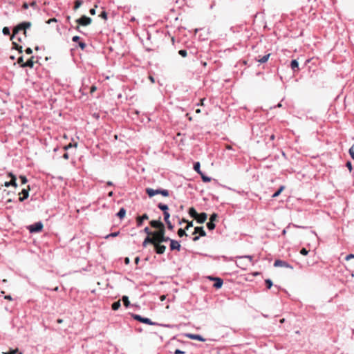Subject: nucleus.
Instances as JSON below:
<instances>
[{
  "label": "nucleus",
  "instance_id": "1",
  "mask_svg": "<svg viewBox=\"0 0 354 354\" xmlns=\"http://www.w3.org/2000/svg\"><path fill=\"white\" fill-rule=\"evenodd\" d=\"M30 26L31 23L29 21H24L18 24L13 29V33L11 36V39H12L16 36V35H17L19 32L21 30L24 31V35L26 36V30L30 28Z\"/></svg>",
  "mask_w": 354,
  "mask_h": 354
},
{
  "label": "nucleus",
  "instance_id": "2",
  "mask_svg": "<svg viewBox=\"0 0 354 354\" xmlns=\"http://www.w3.org/2000/svg\"><path fill=\"white\" fill-rule=\"evenodd\" d=\"M236 264L238 267L245 270L252 264V257L250 256L240 257L236 261Z\"/></svg>",
  "mask_w": 354,
  "mask_h": 354
},
{
  "label": "nucleus",
  "instance_id": "3",
  "mask_svg": "<svg viewBox=\"0 0 354 354\" xmlns=\"http://www.w3.org/2000/svg\"><path fill=\"white\" fill-rule=\"evenodd\" d=\"M146 192L147 194H148V196L149 197H152L153 196H155L156 194H161L163 196H169V192L168 190L167 189H151V188H147L146 189Z\"/></svg>",
  "mask_w": 354,
  "mask_h": 354
},
{
  "label": "nucleus",
  "instance_id": "4",
  "mask_svg": "<svg viewBox=\"0 0 354 354\" xmlns=\"http://www.w3.org/2000/svg\"><path fill=\"white\" fill-rule=\"evenodd\" d=\"M165 229H160V230L153 232L152 236L151 237L153 241V244L160 243L161 236L162 235Z\"/></svg>",
  "mask_w": 354,
  "mask_h": 354
},
{
  "label": "nucleus",
  "instance_id": "5",
  "mask_svg": "<svg viewBox=\"0 0 354 354\" xmlns=\"http://www.w3.org/2000/svg\"><path fill=\"white\" fill-rule=\"evenodd\" d=\"M43 228V224L41 222H37L32 225L28 226V229L30 233H36L41 232Z\"/></svg>",
  "mask_w": 354,
  "mask_h": 354
},
{
  "label": "nucleus",
  "instance_id": "6",
  "mask_svg": "<svg viewBox=\"0 0 354 354\" xmlns=\"http://www.w3.org/2000/svg\"><path fill=\"white\" fill-rule=\"evenodd\" d=\"M76 22L79 25L82 26H87L91 23V19L90 17H88L85 15L81 17L80 18L77 19L76 20Z\"/></svg>",
  "mask_w": 354,
  "mask_h": 354
},
{
  "label": "nucleus",
  "instance_id": "7",
  "mask_svg": "<svg viewBox=\"0 0 354 354\" xmlns=\"http://www.w3.org/2000/svg\"><path fill=\"white\" fill-rule=\"evenodd\" d=\"M8 176L10 177H11V180L9 181V182H7V181L5 182L3 185L5 187L13 186L15 187H17V182H16V180H17L16 176L12 173H9Z\"/></svg>",
  "mask_w": 354,
  "mask_h": 354
},
{
  "label": "nucleus",
  "instance_id": "8",
  "mask_svg": "<svg viewBox=\"0 0 354 354\" xmlns=\"http://www.w3.org/2000/svg\"><path fill=\"white\" fill-rule=\"evenodd\" d=\"M208 279L212 280V281H215V283L213 285V287L216 288V289H218V288H221V286H222V285L223 283V280L221 278H218V277H208Z\"/></svg>",
  "mask_w": 354,
  "mask_h": 354
},
{
  "label": "nucleus",
  "instance_id": "9",
  "mask_svg": "<svg viewBox=\"0 0 354 354\" xmlns=\"http://www.w3.org/2000/svg\"><path fill=\"white\" fill-rule=\"evenodd\" d=\"M274 266L275 267H284V268H288L290 269H293V267L288 264L286 261L277 259L274 263Z\"/></svg>",
  "mask_w": 354,
  "mask_h": 354
},
{
  "label": "nucleus",
  "instance_id": "10",
  "mask_svg": "<svg viewBox=\"0 0 354 354\" xmlns=\"http://www.w3.org/2000/svg\"><path fill=\"white\" fill-rule=\"evenodd\" d=\"M155 248V251L158 254H162L165 252L166 247L160 243L153 244Z\"/></svg>",
  "mask_w": 354,
  "mask_h": 354
},
{
  "label": "nucleus",
  "instance_id": "11",
  "mask_svg": "<svg viewBox=\"0 0 354 354\" xmlns=\"http://www.w3.org/2000/svg\"><path fill=\"white\" fill-rule=\"evenodd\" d=\"M150 225L151 227H153L154 228H158V230H160V229H165V226H164L163 223L162 222H160V221L153 220L150 222Z\"/></svg>",
  "mask_w": 354,
  "mask_h": 354
},
{
  "label": "nucleus",
  "instance_id": "12",
  "mask_svg": "<svg viewBox=\"0 0 354 354\" xmlns=\"http://www.w3.org/2000/svg\"><path fill=\"white\" fill-rule=\"evenodd\" d=\"M170 249H171V250H177L179 251L180 250V244L179 243L178 241L171 239L170 240Z\"/></svg>",
  "mask_w": 354,
  "mask_h": 354
},
{
  "label": "nucleus",
  "instance_id": "13",
  "mask_svg": "<svg viewBox=\"0 0 354 354\" xmlns=\"http://www.w3.org/2000/svg\"><path fill=\"white\" fill-rule=\"evenodd\" d=\"M148 219H149V216L147 214H144L141 216H137V218H136L137 225L138 227H140L142 225L143 221L148 220Z\"/></svg>",
  "mask_w": 354,
  "mask_h": 354
},
{
  "label": "nucleus",
  "instance_id": "14",
  "mask_svg": "<svg viewBox=\"0 0 354 354\" xmlns=\"http://www.w3.org/2000/svg\"><path fill=\"white\" fill-rule=\"evenodd\" d=\"M29 190H30V187L29 186H28V189H22L21 194H23V196L19 198V201L23 202L25 199L28 198V196H29Z\"/></svg>",
  "mask_w": 354,
  "mask_h": 354
},
{
  "label": "nucleus",
  "instance_id": "15",
  "mask_svg": "<svg viewBox=\"0 0 354 354\" xmlns=\"http://www.w3.org/2000/svg\"><path fill=\"white\" fill-rule=\"evenodd\" d=\"M207 214L205 212H203V213L198 214L196 220H197L198 223H203L207 220Z\"/></svg>",
  "mask_w": 354,
  "mask_h": 354
},
{
  "label": "nucleus",
  "instance_id": "16",
  "mask_svg": "<svg viewBox=\"0 0 354 354\" xmlns=\"http://www.w3.org/2000/svg\"><path fill=\"white\" fill-rule=\"evenodd\" d=\"M198 233L199 234V235L201 236H206V232L203 230V227H196L194 228V232L193 234H196Z\"/></svg>",
  "mask_w": 354,
  "mask_h": 354
},
{
  "label": "nucleus",
  "instance_id": "17",
  "mask_svg": "<svg viewBox=\"0 0 354 354\" xmlns=\"http://www.w3.org/2000/svg\"><path fill=\"white\" fill-rule=\"evenodd\" d=\"M187 337H189L191 339H196L201 342H205V339H204L202 336L199 335H195V334H187Z\"/></svg>",
  "mask_w": 354,
  "mask_h": 354
},
{
  "label": "nucleus",
  "instance_id": "18",
  "mask_svg": "<svg viewBox=\"0 0 354 354\" xmlns=\"http://www.w3.org/2000/svg\"><path fill=\"white\" fill-rule=\"evenodd\" d=\"M34 57H31L28 60H27L26 62L21 64V67H29L32 68L34 66V62H33Z\"/></svg>",
  "mask_w": 354,
  "mask_h": 354
},
{
  "label": "nucleus",
  "instance_id": "19",
  "mask_svg": "<svg viewBox=\"0 0 354 354\" xmlns=\"http://www.w3.org/2000/svg\"><path fill=\"white\" fill-rule=\"evenodd\" d=\"M270 56V53H268L263 57L259 56L258 57L256 58V60L259 63H265L268 60Z\"/></svg>",
  "mask_w": 354,
  "mask_h": 354
},
{
  "label": "nucleus",
  "instance_id": "20",
  "mask_svg": "<svg viewBox=\"0 0 354 354\" xmlns=\"http://www.w3.org/2000/svg\"><path fill=\"white\" fill-rule=\"evenodd\" d=\"M290 67L293 71H297L299 70V63L296 59L292 60L290 63Z\"/></svg>",
  "mask_w": 354,
  "mask_h": 354
},
{
  "label": "nucleus",
  "instance_id": "21",
  "mask_svg": "<svg viewBox=\"0 0 354 354\" xmlns=\"http://www.w3.org/2000/svg\"><path fill=\"white\" fill-rule=\"evenodd\" d=\"M189 215L194 218H196L198 213H197V212L196 211V209L194 208V207H190L189 209Z\"/></svg>",
  "mask_w": 354,
  "mask_h": 354
},
{
  "label": "nucleus",
  "instance_id": "22",
  "mask_svg": "<svg viewBox=\"0 0 354 354\" xmlns=\"http://www.w3.org/2000/svg\"><path fill=\"white\" fill-rule=\"evenodd\" d=\"M125 214H126V210L124 209V208H121L120 209V211L118 212V213L117 214V216L120 218V219H122L124 216H125Z\"/></svg>",
  "mask_w": 354,
  "mask_h": 354
},
{
  "label": "nucleus",
  "instance_id": "23",
  "mask_svg": "<svg viewBox=\"0 0 354 354\" xmlns=\"http://www.w3.org/2000/svg\"><path fill=\"white\" fill-rule=\"evenodd\" d=\"M158 207L161 209L162 211H163V213L164 212H167V210L169 209V207L167 205H165V204H162V203H159L158 205Z\"/></svg>",
  "mask_w": 354,
  "mask_h": 354
},
{
  "label": "nucleus",
  "instance_id": "24",
  "mask_svg": "<svg viewBox=\"0 0 354 354\" xmlns=\"http://www.w3.org/2000/svg\"><path fill=\"white\" fill-rule=\"evenodd\" d=\"M148 243L153 244L152 239H151V236H147L145 238V239L144 240V241L142 243L143 247H146Z\"/></svg>",
  "mask_w": 354,
  "mask_h": 354
},
{
  "label": "nucleus",
  "instance_id": "25",
  "mask_svg": "<svg viewBox=\"0 0 354 354\" xmlns=\"http://www.w3.org/2000/svg\"><path fill=\"white\" fill-rule=\"evenodd\" d=\"M285 187L284 186H281L279 189L275 192L274 193V194L272 195V198H276L277 196H279L280 195V194L283 192V190L284 189Z\"/></svg>",
  "mask_w": 354,
  "mask_h": 354
},
{
  "label": "nucleus",
  "instance_id": "26",
  "mask_svg": "<svg viewBox=\"0 0 354 354\" xmlns=\"http://www.w3.org/2000/svg\"><path fill=\"white\" fill-rule=\"evenodd\" d=\"M122 301L125 307H128L129 306L130 302L127 296H123Z\"/></svg>",
  "mask_w": 354,
  "mask_h": 354
},
{
  "label": "nucleus",
  "instance_id": "27",
  "mask_svg": "<svg viewBox=\"0 0 354 354\" xmlns=\"http://www.w3.org/2000/svg\"><path fill=\"white\" fill-rule=\"evenodd\" d=\"M120 307V301L118 300V301L114 302L112 304V310H118Z\"/></svg>",
  "mask_w": 354,
  "mask_h": 354
},
{
  "label": "nucleus",
  "instance_id": "28",
  "mask_svg": "<svg viewBox=\"0 0 354 354\" xmlns=\"http://www.w3.org/2000/svg\"><path fill=\"white\" fill-rule=\"evenodd\" d=\"M185 229H182V228H180L178 230V235L180 236V237H182L183 236H187V234L185 232Z\"/></svg>",
  "mask_w": 354,
  "mask_h": 354
},
{
  "label": "nucleus",
  "instance_id": "29",
  "mask_svg": "<svg viewBox=\"0 0 354 354\" xmlns=\"http://www.w3.org/2000/svg\"><path fill=\"white\" fill-rule=\"evenodd\" d=\"M82 3H83L82 0H75L74 9L77 10V8H79L81 6V5L82 4Z\"/></svg>",
  "mask_w": 354,
  "mask_h": 354
},
{
  "label": "nucleus",
  "instance_id": "30",
  "mask_svg": "<svg viewBox=\"0 0 354 354\" xmlns=\"http://www.w3.org/2000/svg\"><path fill=\"white\" fill-rule=\"evenodd\" d=\"M165 230L163 232L162 235L161 236L160 243L162 242H167V241L171 240L169 237L165 236Z\"/></svg>",
  "mask_w": 354,
  "mask_h": 354
},
{
  "label": "nucleus",
  "instance_id": "31",
  "mask_svg": "<svg viewBox=\"0 0 354 354\" xmlns=\"http://www.w3.org/2000/svg\"><path fill=\"white\" fill-rule=\"evenodd\" d=\"M194 169L196 171H197L198 174H201V171L200 169V163L198 162H196L194 165Z\"/></svg>",
  "mask_w": 354,
  "mask_h": 354
},
{
  "label": "nucleus",
  "instance_id": "32",
  "mask_svg": "<svg viewBox=\"0 0 354 354\" xmlns=\"http://www.w3.org/2000/svg\"><path fill=\"white\" fill-rule=\"evenodd\" d=\"M142 323L147 324L149 325H153V323L149 319V318H144L142 317V319L141 320Z\"/></svg>",
  "mask_w": 354,
  "mask_h": 354
},
{
  "label": "nucleus",
  "instance_id": "33",
  "mask_svg": "<svg viewBox=\"0 0 354 354\" xmlns=\"http://www.w3.org/2000/svg\"><path fill=\"white\" fill-rule=\"evenodd\" d=\"M207 227L209 230H212L215 228V224L214 223V222L209 221L207 223Z\"/></svg>",
  "mask_w": 354,
  "mask_h": 354
},
{
  "label": "nucleus",
  "instance_id": "34",
  "mask_svg": "<svg viewBox=\"0 0 354 354\" xmlns=\"http://www.w3.org/2000/svg\"><path fill=\"white\" fill-rule=\"evenodd\" d=\"M203 182L207 183L211 181V178L205 176L203 173L201 174Z\"/></svg>",
  "mask_w": 354,
  "mask_h": 354
},
{
  "label": "nucleus",
  "instance_id": "35",
  "mask_svg": "<svg viewBox=\"0 0 354 354\" xmlns=\"http://www.w3.org/2000/svg\"><path fill=\"white\" fill-rule=\"evenodd\" d=\"M2 32L4 35H10V31L8 27H4L2 30Z\"/></svg>",
  "mask_w": 354,
  "mask_h": 354
},
{
  "label": "nucleus",
  "instance_id": "36",
  "mask_svg": "<svg viewBox=\"0 0 354 354\" xmlns=\"http://www.w3.org/2000/svg\"><path fill=\"white\" fill-rule=\"evenodd\" d=\"M217 218H218L217 214L214 213L211 215V216L209 218V221L214 222L215 221H216Z\"/></svg>",
  "mask_w": 354,
  "mask_h": 354
},
{
  "label": "nucleus",
  "instance_id": "37",
  "mask_svg": "<svg viewBox=\"0 0 354 354\" xmlns=\"http://www.w3.org/2000/svg\"><path fill=\"white\" fill-rule=\"evenodd\" d=\"M265 283L268 289H270L272 286V282L270 279H266Z\"/></svg>",
  "mask_w": 354,
  "mask_h": 354
},
{
  "label": "nucleus",
  "instance_id": "38",
  "mask_svg": "<svg viewBox=\"0 0 354 354\" xmlns=\"http://www.w3.org/2000/svg\"><path fill=\"white\" fill-rule=\"evenodd\" d=\"M163 214H164V220H165V222L169 221V216H170L169 213L168 212H164Z\"/></svg>",
  "mask_w": 354,
  "mask_h": 354
},
{
  "label": "nucleus",
  "instance_id": "39",
  "mask_svg": "<svg viewBox=\"0 0 354 354\" xmlns=\"http://www.w3.org/2000/svg\"><path fill=\"white\" fill-rule=\"evenodd\" d=\"M77 146V143H75L74 145L70 143V144L64 146V150H68V149L71 148L72 147H76Z\"/></svg>",
  "mask_w": 354,
  "mask_h": 354
},
{
  "label": "nucleus",
  "instance_id": "40",
  "mask_svg": "<svg viewBox=\"0 0 354 354\" xmlns=\"http://www.w3.org/2000/svg\"><path fill=\"white\" fill-rule=\"evenodd\" d=\"M178 53L180 55H181L183 57H185L187 55V53L185 50H180L178 51Z\"/></svg>",
  "mask_w": 354,
  "mask_h": 354
},
{
  "label": "nucleus",
  "instance_id": "41",
  "mask_svg": "<svg viewBox=\"0 0 354 354\" xmlns=\"http://www.w3.org/2000/svg\"><path fill=\"white\" fill-rule=\"evenodd\" d=\"M19 179L21 181V184H26L28 182V180L25 176H20Z\"/></svg>",
  "mask_w": 354,
  "mask_h": 354
},
{
  "label": "nucleus",
  "instance_id": "42",
  "mask_svg": "<svg viewBox=\"0 0 354 354\" xmlns=\"http://www.w3.org/2000/svg\"><path fill=\"white\" fill-rule=\"evenodd\" d=\"M132 317L134 319L139 321L141 322V320L142 319V317L139 315H132Z\"/></svg>",
  "mask_w": 354,
  "mask_h": 354
},
{
  "label": "nucleus",
  "instance_id": "43",
  "mask_svg": "<svg viewBox=\"0 0 354 354\" xmlns=\"http://www.w3.org/2000/svg\"><path fill=\"white\" fill-rule=\"evenodd\" d=\"M349 154L351 158L354 160V147L353 146L349 149Z\"/></svg>",
  "mask_w": 354,
  "mask_h": 354
},
{
  "label": "nucleus",
  "instance_id": "44",
  "mask_svg": "<svg viewBox=\"0 0 354 354\" xmlns=\"http://www.w3.org/2000/svg\"><path fill=\"white\" fill-rule=\"evenodd\" d=\"M308 250H307L306 248H302L301 250H300V254H302V255H307L308 254Z\"/></svg>",
  "mask_w": 354,
  "mask_h": 354
},
{
  "label": "nucleus",
  "instance_id": "45",
  "mask_svg": "<svg viewBox=\"0 0 354 354\" xmlns=\"http://www.w3.org/2000/svg\"><path fill=\"white\" fill-rule=\"evenodd\" d=\"M100 17L102 18L106 19H107V13L105 11H102L100 15Z\"/></svg>",
  "mask_w": 354,
  "mask_h": 354
},
{
  "label": "nucleus",
  "instance_id": "46",
  "mask_svg": "<svg viewBox=\"0 0 354 354\" xmlns=\"http://www.w3.org/2000/svg\"><path fill=\"white\" fill-rule=\"evenodd\" d=\"M166 223L169 230H172L174 229V225L171 224L170 221L166 222Z\"/></svg>",
  "mask_w": 354,
  "mask_h": 354
},
{
  "label": "nucleus",
  "instance_id": "47",
  "mask_svg": "<svg viewBox=\"0 0 354 354\" xmlns=\"http://www.w3.org/2000/svg\"><path fill=\"white\" fill-rule=\"evenodd\" d=\"M145 232H146L149 236H150L151 235H152L153 232H151L150 230H149V228L148 227H146L144 230Z\"/></svg>",
  "mask_w": 354,
  "mask_h": 354
},
{
  "label": "nucleus",
  "instance_id": "48",
  "mask_svg": "<svg viewBox=\"0 0 354 354\" xmlns=\"http://www.w3.org/2000/svg\"><path fill=\"white\" fill-rule=\"evenodd\" d=\"M187 225L185 227V230H187L189 227L193 226V221H187Z\"/></svg>",
  "mask_w": 354,
  "mask_h": 354
},
{
  "label": "nucleus",
  "instance_id": "49",
  "mask_svg": "<svg viewBox=\"0 0 354 354\" xmlns=\"http://www.w3.org/2000/svg\"><path fill=\"white\" fill-rule=\"evenodd\" d=\"M12 44L15 46L16 48L18 49L20 53L22 52V46H18L15 42H13Z\"/></svg>",
  "mask_w": 354,
  "mask_h": 354
},
{
  "label": "nucleus",
  "instance_id": "50",
  "mask_svg": "<svg viewBox=\"0 0 354 354\" xmlns=\"http://www.w3.org/2000/svg\"><path fill=\"white\" fill-rule=\"evenodd\" d=\"M346 165L347 168L349 169V171H352V165H351V162L350 161H348V162H346Z\"/></svg>",
  "mask_w": 354,
  "mask_h": 354
},
{
  "label": "nucleus",
  "instance_id": "51",
  "mask_svg": "<svg viewBox=\"0 0 354 354\" xmlns=\"http://www.w3.org/2000/svg\"><path fill=\"white\" fill-rule=\"evenodd\" d=\"M17 62L21 66L22 64H24L23 57L21 56L18 58Z\"/></svg>",
  "mask_w": 354,
  "mask_h": 354
},
{
  "label": "nucleus",
  "instance_id": "52",
  "mask_svg": "<svg viewBox=\"0 0 354 354\" xmlns=\"http://www.w3.org/2000/svg\"><path fill=\"white\" fill-rule=\"evenodd\" d=\"M25 52H26V54L30 55V54H32V49H31L30 48H27L25 50Z\"/></svg>",
  "mask_w": 354,
  "mask_h": 354
},
{
  "label": "nucleus",
  "instance_id": "53",
  "mask_svg": "<svg viewBox=\"0 0 354 354\" xmlns=\"http://www.w3.org/2000/svg\"><path fill=\"white\" fill-rule=\"evenodd\" d=\"M80 39V37L79 36H74V37H73L72 40H73V41L76 42V41H79Z\"/></svg>",
  "mask_w": 354,
  "mask_h": 354
},
{
  "label": "nucleus",
  "instance_id": "54",
  "mask_svg": "<svg viewBox=\"0 0 354 354\" xmlns=\"http://www.w3.org/2000/svg\"><path fill=\"white\" fill-rule=\"evenodd\" d=\"M351 259H354V254H348V256H346V261H348L350 260Z\"/></svg>",
  "mask_w": 354,
  "mask_h": 354
},
{
  "label": "nucleus",
  "instance_id": "55",
  "mask_svg": "<svg viewBox=\"0 0 354 354\" xmlns=\"http://www.w3.org/2000/svg\"><path fill=\"white\" fill-rule=\"evenodd\" d=\"M185 353L184 351H182L179 349H176L175 351H174V354H183Z\"/></svg>",
  "mask_w": 354,
  "mask_h": 354
},
{
  "label": "nucleus",
  "instance_id": "56",
  "mask_svg": "<svg viewBox=\"0 0 354 354\" xmlns=\"http://www.w3.org/2000/svg\"><path fill=\"white\" fill-rule=\"evenodd\" d=\"M55 21H57V19H56L55 18H52V19H48V20L47 21V23H48V24H50V23H52V22H55Z\"/></svg>",
  "mask_w": 354,
  "mask_h": 354
},
{
  "label": "nucleus",
  "instance_id": "57",
  "mask_svg": "<svg viewBox=\"0 0 354 354\" xmlns=\"http://www.w3.org/2000/svg\"><path fill=\"white\" fill-rule=\"evenodd\" d=\"M17 352H18V350H17V349H15V350H12V351H10V352H9V353H6V354H16Z\"/></svg>",
  "mask_w": 354,
  "mask_h": 354
},
{
  "label": "nucleus",
  "instance_id": "58",
  "mask_svg": "<svg viewBox=\"0 0 354 354\" xmlns=\"http://www.w3.org/2000/svg\"><path fill=\"white\" fill-rule=\"evenodd\" d=\"M79 46L82 49H84L86 46V44L84 42H80Z\"/></svg>",
  "mask_w": 354,
  "mask_h": 354
},
{
  "label": "nucleus",
  "instance_id": "59",
  "mask_svg": "<svg viewBox=\"0 0 354 354\" xmlns=\"http://www.w3.org/2000/svg\"><path fill=\"white\" fill-rule=\"evenodd\" d=\"M204 101H205V98H202V99H201V100H200V103H199V104H198V105L203 106V105H204Z\"/></svg>",
  "mask_w": 354,
  "mask_h": 354
},
{
  "label": "nucleus",
  "instance_id": "60",
  "mask_svg": "<svg viewBox=\"0 0 354 354\" xmlns=\"http://www.w3.org/2000/svg\"><path fill=\"white\" fill-rule=\"evenodd\" d=\"M89 12H90L91 15H93L95 14V8H91Z\"/></svg>",
  "mask_w": 354,
  "mask_h": 354
},
{
  "label": "nucleus",
  "instance_id": "61",
  "mask_svg": "<svg viewBox=\"0 0 354 354\" xmlns=\"http://www.w3.org/2000/svg\"><path fill=\"white\" fill-rule=\"evenodd\" d=\"M5 299H7V300H10V301L12 300V297L10 295L5 296Z\"/></svg>",
  "mask_w": 354,
  "mask_h": 354
},
{
  "label": "nucleus",
  "instance_id": "62",
  "mask_svg": "<svg viewBox=\"0 0 354 354\" xmlns=\"http://www.w3.org/2000/svg\"><path fill=\"white\" fill-rule=\"evenodd\" d=\"M96 90V87L95 86H92L91 87V93H93Z\"/></svg>",
  "mask_w": 354,
  "mask_h": 354
},
{
  "label": "nucleus",
  "instance_id": "63",
  "mask_svg": "<svg viewBox=\"0 0 354 354\" xmlns=\"http://www.w3.org/2000/svg\"><path fill=\"white\" fill-rule=\"evenodd\" d=\"M63 158L66 160H68V153H65L64 155H63Z\"/></svg>",
  "mask_w": 354,
  "mask_h": 354
},
{
  "label": "nucleus",
  "instance_id": "64",
  "mask_svg": "<svg viewBox=\"0 0 354 354\" xmlns=\"http://www.w3.org/2000/svg\"><path fill=\"white\" fill-rule=\"evenodd\" d=\"M129 261H130L128 257H126L124 259L125 264H129Z\"/></svg>",
  "mask_w": 354,
  "mask_h": 354
}]
</instances>
